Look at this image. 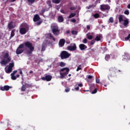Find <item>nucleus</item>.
<instances>
[{
    "instance_id": "1",
    "label": "nucleus",
    "mask_w": 130,
    "mask_h": 130,
    "mask_svg": "<svg viewBox=\"0 0 130 130\" xmlns=\"http://www.w3.org/2000/svg\"><path fill=\"white\" fill-rule=\"evenodd\" d=\"M27 47V48H29V50L26 51V54H32V53L33 51H34V46H33V45L32 44V43L27 41L25 42L24 44H21L19 45L17 49L16 50V54H21L24 52V48Z\"/></svg>"
},
{
    "instance_id": "2",
    "label": "nucleus",
    "mask_w": 130,
    "mask_h": 130,
    "mask_svg": "<svg viewBox=\"0 0 130 130\" xmlns=\"http://www.w3.org/2000/svg\"><path fill=\"white\" fill-rule=\"evenodd\" d=\"M28 31H29V25L27 24V23H22L20 25L19 33L21 35L26 34Z\"/></svg>"
},
{
    "instance_id": "3",
    "label": "nucleus",
    "mask_w": 130,
    "mask_h": 130,
    "mask_svg": "<svg viewBox=\"0 0 130 130\" xmlns=\"http://www.w3.org/2000/svg\"><path fill=\"white\" fill-rule=\"evenodd\" d=\"M11 56L9 54V53H6L3 56V59L0 61L1 64H7L11 61Z\"/></svg>"
},
{
    "instance_id": "4",
    "label": "nucleus",
    "mask_w": 130,
    "mask_h": 130,
    "mask_svg": "<svg viewBox=\"0 0 130 130\" xmlns=\"http://www.w3.org/2000/svg\"><path fill=\"white\" fill-rule=\"evenodd\" d=\"M60 71V72H64V71H66L63 73H60V78L61 79H63L65 76H68V75H69V73L70 72V68L66 67V68L61 69Z\"/></svg>"
},
{
    "instance_id": "5",
    "label": "nucleus",
    "mask_w": 130,
    "mask_h": 130,
    "mask_svg": "<svg viewBox=\"0 0 130 130\" xmlns=\"http://www.w3.org/2000/svg\"><path fill=\"white\" fill-rule=\"evenodd\" d=\"M52 31L54 36H58L60 34V29L57 25H52L51 26Z\"/></svg>"
},
{
    "instance_id": "6",
    "label": "nucleus",
    "mask_w": 130,
    "mask_h": 130,
    "mask_svg": "<svg viewBox=\"0 0 130 130\" xmlns=\"http://www.w3.org/2000/svg\"><path fill=\"white\" fill-rule=\"evenodd\" d=\"M71 56V54L69 53L67 51H62L60 53V57L61 59H65L69 58Z\"/></svg>"
},
{
    "instance_id": "7",
    "label": "nucleus",
    "mask_w": 130,
    "mask_h": 130,
    "mask_svg": "<svg viewBox=\"0 0 130 130\" xmlns=\"http://www.w3.org/2000/svg\"><path fill=\"white\" fill-rule=\"evenodd\" d=\"M100 10H102V12H105V11H107V13H108V11L110 10V6L108 5H101L100 6Z\"/></svg>"
},
{
    "instance_id": "8",
    "label": "nucleus",
    "mask_w": 130,
    "mask_h": 130,
    "mask_svg": "<svg viewBox=\"0 0 130 130\" xmlns=\"http://www.w3.org/2000/svg\"><path fill=\"white\" fill-rule=\"evenodd\" d=\"M67 49L70 51H75L77 49V45L75 43H73V45L68 46Z\"/></svg>"
},
{
    "instance_id": "9",
    "label": "nucleus",
    "mask_w": 130,
    "mask_h": 130,
    "mask_svg": "<svg viewBox=\"0 0 130 130\" xmlns=\"http://www.w3.org/2000/svg\"><path fill=\"white\" fill-rule=\"evenodd\" d=\"M16 27V24L14 22L11 21L8 23V29L9 31L12 30V29H14Z\"/></svg>"
},
{
    "instance_id": "10",
    "label": "nucleus",
    "mask_w": 130,
    "mask_h": 130,
    "mask_svg": "<svg viewBox=\"0 0 130 130\" xmlns=\"http://www.w3.org/2000/svg\"><path fill=\"white\" fill-rule=\"evenodd\" d=\"M52 79V76L51 75H46L45 77H42L43 81H47V82H50Z\"/></svg>"
},
{
    "instance_id": "11",
    "label": "nucleus",
    "mask_w": 130,
    "mask_h": 130,
    "mask_svg": "<svg viewBox=\"0 0 130 130\" xmlns=\"http://www.w3.org/2000/svg\"><path fill=\"white\" fill-rule=\"evenodd\" d=\"M66 44V40L64 39H61L59 41L58 45L60 47H63L64 44Z\"/></svg>"
},
{
    "instance_id": "12",
    "label": "nucleus",
    "mask_w": 130,
    "mask_h": 130,
    "mask_svg": "<svg viewBox=\"0 0 130 130\" xmlns=\"http://www.w3.org/2000/svg\"><path fill=\"white\" fill-rule=\"evenodd\" d=\"M122 60H124V61L127 60V59H130L129 55L128 53H125L122 55Z\"/></svg>"
},
{
    "instance_id": "13",
    "label": "nucleus",
    "mask_w": 130,
    "mask_h": 130,
    "mask_svg": "<svg viewBox=\"0 0 130 130\" xmlns=\"http://www.w3.org/2000/svg\"><path fill=\"white\" fill-rule=\"evenodd\" d=\"M10 88H12V86H9V85H5L3 87H1V91H9Z\"/></svg>"
},
{
    "instance_id": "14",
    "label": "nucleus",
    "mask_w": 130,
    "mask_h": 130,
    "mask_svg": "<svg viewBox=\"0 0 130 130\" xmlns=\"http://www.w3.org/2000/svg\"><path fill=\"white\" fill-rule=\"evenodd\" d=\"M79 47L80 50H85V49H87V48H88V47H87V46H86L84 44H80L79 45Z\"/></svg>"
},
{
    "instance_id": "15",
    "label": "nucleus",
    "mask_w": 130,
    "mask_h": 130,
    "mask_svg": "<svg viewBox=\"0 0 130 130\" xmlns=\"http://www.w3.org/2000/svg\"><path fill=\"white\" fill-rule=\"evenodd\" d=\"M124 18V15H119V17H118V20H119V23L120 24H121V23H122V22H123L124 20L123 19Z\"/></svg>"
},
{
    "instance_id": "16",
    "label": "nucleus",
    "mask_w": 130,
    "mask_h": 130,
    "mask_svg": "<svg viewBox=\"0 0 130 130\" xmlns=\"http://www.w3.org/2000/svg\"><path fill=\"white\" fill-rule=\"evenodd\" d=\"M47 45V41H45L42 45L41 51H45V46Z\"/></svg>"
},
{
    "instance_id": "17",
    "label": "nucleus",
    "mask_w": 130,
    "mask_h": 130,
    "mask_svg": "<svg viewBox=\"0 0 130 130\" xmlns=\"http://www.w3.org/2000/svg\"><path fill=\"white\" fill-rule=\"evenodd\" d=\"M103 38V37L102 36V35L101 34L97 35V36L94 39V40H95V41H100Z\"/></svg>"
},
{
    "instance_id": "18",
    "label": "nucleus",
    "mask_w": 130,
    "mask_h": 130,
    "mask_svg": "<svg viewBox=\"0 0 130 130\" xmlns=\"http://www.w3.org/2000/svg\"><path fill=\"white\" fill-rule=\"evenodd\" d=\"M123 26H125V27H127L128 25V19L127 18H125V19H124V20H123Z\"/></svg>"
},
{
    "instance_id": "19",
    "label": "nucleus",
    "mask_w": 130,
    "mask_h": 130,
    "mask_svg": "<svg viewBox=\"0 0 130 130\" xmlns=\"http://www.w3.org/2000/svg\"><path fill=\"white\" fill-rule=\"evenodd\" d=\"M33 20L34 22H38V21L40 20V16H39V15L38 14H36L34 16Z\"/></svg>"
},
{
    "instance_id": "20",
    "label": "nucleus",
    "mask_w": 130,
    "mask_h": 130,
    "mask_svg": "<svg viewBox=\"0 0 130 130\" xmlns=\"http://www.w3.org/2000/svg\"><path fill=\"white\" fill-rule=\"evenodd\" d=\"M48 36L49 37L50 39H52L53 41L55 42V38H54V37L52 36V34L51 33L48 34Z\"/></svg>"
},
{
    "instance_id": "21",
    "label": "nucleus",
    "mask_w": 130,
    "mask_h": 130,
    "mask_svg": "<svg viewBox=\"0 0 130 130\" xmlns=\"http://www.w3.org/2000/svg\"><path fill=\"white\" fill-rule=\"evenodd\" d=\"M125 35H128L126 37H125V41H127V40H129L130 38V34L129 32H125Z\"/></svg>"
},
{
    "instance_id": "22",
    "label": "nucleus",
    "mask_w": 130,
    "mask_h": 130,
    "mask_svg": "<svg viewBox=\"0 0 130 130\" xmlns=\"http://www.w3.org/2000/svg\"><path fill=\"white\" fill-rule=\"evenodd\" d=\"M15 29H13L12 30L11 33V36L10 37V39H12V38H13V37H14L15 36Z\"/></svg>"
},
{
    "instance_id": "23",
    "label": "nucleus",
    "mask_w": 130,
    "mask_h": 130,
    "mask_svg": "<svg viewBox=\"0 0 130 130\" xmlns=\"http://www.w3.org/2000/svg\"><path fill=\"white\" fill-rule=\"evenodd\" d=\"M58 21L59 23H62V21H63V17L61 16H58Z\"/></svg>"
},
{
    "instance_id": "24",
    "label": "nucleus",
    "mask_w": 130,
    "mask_h": 130,
    "mask_svg": "<svg viewBox=\"0 0 130 130\" xmlns=\"http://www.w3.org/2000/svg\"><path fill=\"white\" fill-rule=\"evenodd\" d=\"M76 16V13H71L70 15L68 16V19H72V18H74Z\"/></svg>"
},
{
    "instance_id": "25",
    "label": "nucleus",
    "mask_w": 130,
    "mask_h": 130,
    "mask_svg": "<svg viewBox=\"0 0 130 130\" xmlns=\"http://www.w3.org/2000/svg\"><path fill=\"white\" fill-rule=\"evenodd\" d=\"M12 71H13V69L10 67H8V70H6V72L7 74H10V73H12Z\"/></svg>"
},
{
    "instance_id": "26",
    "label": "nucleus",
    "mask_w": 130,
    "mask_h": 130,
    "mask_svg": "<svg viewBox=\"0 0 130 130\" xmlns=\"http://www.w3.org/2000/svg\"><path fill=\"white\" fill-rule=\"evenodd\" d=\"M111 55H109V54H107L105 56V59L106 60H107V61H108V60H109V59H110V57H111Z\"/></svg>"
},
{
    "instance_id": "27",
    "label": "nucleus",
    "mask_w": 130,
    "mask_h": 130,
    "mask_svg": "<svg viewBox=\"0 0 130 130\" xmlns=\"http://www.w3.org/2000/svg\"><path fill=\"white\" fill-rule=\"evenodd\" d=\"M24 86L26 88H32V84H29L28 83H25Z\"/></svg>"
},
{
    "instance_id": "28",
    "label": "nucleus",
    "mask_w": 130,
    "mask_h": 130,
    "mask_svg": "<svg viewBox=\"0 0 130 130\" xmlns=\"http://www.w3.org/2000/svg\"><path fill=\"white\" fill-rule=\"evenodd\" d=\"M53 4H59L60 0H52Z\"/></svg>"
},
{
    "instance_id": "29",
    "label": "nucleus",
    "mask_w": 130,
    "mask_h": 130,
    "mask_svg": "<svg viewBox=\"0 0 130 130\" xmlns=\"http://www.w3.org/2000/svg\"><path fill=\"white\" fill-rule=\"evenodd\" d=\"M21 91H22V92H25V91H26V86L24 84H23L21 87Z\"/></svg>"
},
{
    "instance_id": "30",
    "label": "nucleus",
    "mask_w": 130,
    "mask_h": 130,
    "mask_svg": "<svg viewBox=\"0 0 130 130\" xmlns=\"http://www.w3.org/2000/svg\"><path fill=\"white\" fill-rule=\"evenodd\" d=\"M14 66L15 64L14 63V62L10 63L9 65V68H10L11 69H13V68H14Z\"/></svg>"
},
{
    "instance_id": "31",
    "label": "nucleus",
    "mask_w": 130,
    "mask_h": 130,
    "mask_svg": "<svg viewBox=\"0 0 130 130\" xmlns=\"http://www.w3.org/2000/svg\"><path fill=\"white\" fill-rule=\"evenodd\" d=\"M95 19H98V18H99V17H100V15H99V14L98 13H95L94 15H93Z\"/></svg>"
},
{
    "instance_id": "32",
    "label": "nucleus",
    "mask_w": 130,
    "mask_h": 130,
    "mask_svg": "<svg viewBox=\"0 0 130 130\" xmlns=\"http://www.w3.org/2000/svg\"><path fill=\"white\" fill-rule=\"evenodd\" d=\"M60 67H61V68H63V67H66V63L63 62H60Z\"/></svg>"
},
{
    "instance_id": "33",
    "label": "nucleus",
    "mask_w": 130,
    "mask_h": 130,
    "mask_svg": "<svg viewBox=\"0 0 130 130\" xmlns=\"http://www.w3.org/2000/svg\"><path fill=\"white\" fill-rule=\"evenodd\" d=\"M87 38L89 40H92V39H93V36H92V35L87 36Z\"/></svg>"
},
{
    "instance_id": "34",
    "label": "nucleus",
    "mask_w": 130,
    "mask_h": 130,
    "mask_svg": "<svg viewBox=\"0 0 130 130\" xmlns=\"http://www.w3.org/2000/svg\"><path fill=\"white\" fill-rule=\"evenodd\" d=\"M113 22H114L113 17H110L109 19V23H113Z\"/></svg>"
},
{
    "instance_id": "35",
    "label": "nucleus",
    "mask_w": 130,
    "mask_h": 130,
    "mask_svg": "<svg viewBox=\"0 0 130 130\" xmlns=\"http://www.w3.org/2000/svg\"><path fill=\"white\" fill-rule=\"evenodd\" d=\"M82 42H83V43H84V44H86L88 43V40L87 39H84L82 40Z\"/></svg>"
},
{
    "instance_id": "36",
    "label": "nucleus",
    "mask_w": 130,
    "mask_h": 130,
    "mask_svg": "<svg viewBox=\"0 0 130 130\" xmlns=\"http://www.w3.org/2000/svg\"><path fill=\"white\" fill-rule=\"evenodd\" d=\"M72 34L73 35H77L78 34V32L76 30H73L72 31Z\"/></svg>"
},
{
    "instance_id": "37",
    "label": "nucleus",
    "mask_w": 130,
    "mask_h": 130,
    "mask_svg": "<svg viewBox=\"0 0 130 130\" xmlns=\"http://www.w3.org/2000/svg\"><path fill=\"white\" fill-rule=\"evenodd\" d=\"M28 3H29V4H33L35 3V0H27Z\"/></svg>"
},
{
    "instance_id": "38",
    "label": "nucleus",
    "mask_w": 130,
    "mask_h": 130,
    "mask_svg": "<svg viewBox=\"0 0 130 130\" xmlns=\"http://www.w3.org/2000/svg\"><path fill=\"white\" fill-rule=\"evenodd\" d=\"M11 79L14 80H17V77L15 75H11Z\"/></svg>"
},
{
    "instance_id": "39",
    "label": "nucleus",
    "mask_w": 130,
    "mask_h": 130,
    "mask_svg": "<svg viewBox=\"0 0 130 130\" xmlns=\"http://www.w3.org/2000/svg\"><path fill=\"white\" fill-rule=\"evenodd\" d=\"M97 93V88H95L93 91H92L91 94H96Z\"/></svg>"
},
{
    "instance_id": "40",
    "label": "nucleus",
    "mask_w": 130,
    "mask_h": 130,
    "mask_svg": "<svg viewBox=\"0 0 130 130\" xmlns=\"http://www.w3.org/2000/svg\"><path fill=\"white\" fill-rule=\"evenodd\" d=\"M95 40H93L91 41V42H90V45H94L95 44Z\"/></svg>"
},
{
    "instance_id": "41",
    "label": "nucleus",
    "mask_w": 130,
    "mask_h": 130,
    "mask_svg": "<svg viewBox=\"0 0 130 130\" xmlns=\"http://www.w3.org/2000/svg\"><path fill=\"white\" fill-rule=\"evenodd\" d=\"M71 89L69 87H67L66 89H65V92H66V93H68V92H70Z\"/></svg>"
},
{
    "instance_id": "42",
    "label": "nucleus",
    "mask_w": 130,
    "mask_h": 130,
    "mask_svg": "<svg viewBox=\"0 0 130 130\" xmlns=\"http://www.w3.org/2000/svg\"><path fill=\"white\" fill-rule=\"evenodd\" d=\"M42 23V21H39L36 24L37 26H39Z\"/></svg>"
},
{
    "instance_id": "43",
    "label": "nucleus",
    "mask_w": 130,
    "mask_h": 130,
    "mask_svg": "<svg viewBox=\"0 0 130 130\" xmlns=\"http://www.w3.org/2000/svg\"><path fill=\"white\" fill-rule=\"evenodd\" d=\"M124 14L125 15H129V11H128V10H126L124 11Z\"/></svg>"
},
{
    "instance_id": "44",
    "label": "nucleus",
    "mask_w": 130,
    "mask_h": 130,
    "mask_svg": "<svg viewBox=\"0 0 130 130\" xmlns=\"http://www.w3.org/2000/svg\"><path fill=\"white\" fill-rule=\"evenodd\" d=\"M17 72H18L17 70H15L14 71H13V72L11 74V76H15Z\"/></svg>"
},
{
    "instance_id": "45",
    "label": "nucleus",
    "mask_w": 130,
    "mask_h": 130,
    "mask_svg": "<svg viewBox=\"0 0 130 130\" xmlns=\"http://www.w3.org/2000/svg\"><path fill=\"white\" fill-rule=\"evenodd\" d=\"M70 10H71V11H75V10H76V7H71L70 8Z\"/></svg>"
},
{
    "instance_id": "46",
    "label": "nucleus",
    "mask_w": 130,
    "mask_h": 130,
    "mask_svg": "<svg viewBox=\"0 0 130 130\" xmlns=\"http://www.w3.org/2000/svg\"><path fill=\"white\" fill-rule=\"evenodd\" d=\"M47 4L49 7H52V6L51 5V2H50V1H48Z\"/></svg>"
},
{
    "instance_id": "47",
    "label": "nucleus",
    "mask_w": 130,
    "mask_h": 130,
    "mask_svg": "<svg viewBox=\"0 0 130 130\" xmlns=\"http://www.w3.org/2000/svg\"><path fill=\"white\" fill-rule=\"evenodd\" d=\"M81 70H82V68L81 67H78L76 71L77 72H79V71H81Z\"/></svg>"
},
{
    "instance_id": "48",
    "label": "nucleus",
    "mask_w": 130,
    "mask_h": 130,
    "mask_svg": "<svg viewBox=\"0 0 130 130\" xmlns=\"http://www.w3.org/2000/svg\"><path fill=\"white\" fill-rule=\"evenodd\" d=\"M96 83H97V84H99L100 83V80L98 79H96Z\"/></svg>"
},
{
    "instance_id": "49",
    "label": "nucleus",
    "mask_w": 130,
    "mask_h": 130,
    "mask_svg": "<svg viewBox=\"0 0 130 130\" xmlns=\"http://www.w3.org/2000/svg\"><path fill=\"white\" fill-rule=\"evenodd\" d=\"M88 79H92L93 78V76H91V75H88Z\"/></svg>"
},
{
    "instance_id": "50",
    "label": "nucleus",
    "mask_w": 130,
    "mask_h": 130,
    "mask_svg": "<svg viewBox=\"0 0 130 130\" xmlns=\"http://www.w3.org/2000/svg\"><path fill=\"white\" fill-rule=\"evenodd\" d=\"M71 21L73 22V23H75L76 22V19L73 18L71 20Z\"/></svg>"
},
{
    "instance_id": "51",
    "label": "nucleus",
    "mask_w": 130,
    "mask_h": 130,
    "mask_svg": "<svg viewBox=\"0 0 130 130\" xmlns=\"http://www.w3.org/2000/svg\"><path fill=\"white\" fill-rule=\"evenodd\" d=\"M41 12L43 13V14L44 13H45V9H42Z\"/></svg>"
},
{
    "instance_id": "52",
    "label": "nucleus",
    "mask_w": 130,
    "mask_h": 130,
    "mask_svg": "<svg viewBox=\"0 0 130 130\" xmlns=\"http://www.w3.org/2000/svg\"><path fill=\"white\" fill-rule=\"evenodd\" d=\"M79 87H83V84L80 83L78 84Z\"/></svg>"
},
{
    "instance_id": "53",
    "label": "nucleus",
    "mask_w": 130,
    "mask_h": 130,
    "mask_svg": "<svg viewBox=\"0 0 130 130\" xmlns=\"http://www.w3.org/2000/svg\"><path fill=\"white\" fill-rule=\"evenodd\" d=\"M86 28L87 30H90V25H87Z\"/></svg>"
},
{
    "instance_id": "54",
    "label": "nucleus",
    "mask_w": 130,
    "mask_h": 130,
    "mask_svg": "<svg viewBox=\"0 0 130 130\" xmlns=\"http://www.w3.org/2000/svg\"><path fill=\"white\" fill-rule=\"evenodd\" d=\"M19 74L21 75V76H23V72L21 70L20 71Z\"/></svg>"
},
{
    "instance_id": "55",
    "label": "nucleus",
    "mask_w": 130,
    "mask_h": 130,
    "mask_svg": "<svg viewBox=\"0 0 130 130\" xmlns=\"http://www.w3.org/2000/svg\"><path fill=\"white\" fill-rule=\"evenodd\" d=\"M11 1L10 2L11 3H14V2H16V0H9Z\"/></svg>"
},
{
    "instance_id": "56",
    "label": "nucleus",
    "mask_w": 130,
    "mask_h": 130,
    "mask_svg": "<svg viewBox=\"0 0 130 130\" xmlns=\"http://www.w3.org/2000/svg\"><path fill=\"white\" fill-rule=\"evenodd\" d=\"M19 77H20V75L19 74H17L16 75V78H19Z\"/></svg>"
},
{
    "instance_id": "57",
    "label": "nucleus",
    "mask_w": 130,
    "mask_h": 130,
    "mask_svg": "<svg viewBox=\"0 0 130 130\" xmlns=\"http://www.w3.org/2000/svg\"><path fill=\"white\" fill-rule=\"evenodd\" d=\"M127 9H130V4L127 5Z\"/></svg>"
},
{
    "instance_id": "58",
    "label": "nucleus",
    "mask_w": 130,
    "mask_h": 130,
    "mask_svg": "<svg viewBox=\"0 0 130 130\" xmlns=\"http://www.w3.org/2000/svg\"><path fill=\"white\" fill-rule=\"evenodd\" d=\"M79 86H77V87L75 88V90H79Z\"/></svg>"
},
{
    "instance_id": "59",
    "label": "nucleus",
    "mask_w": 130,
    "mask_h": 130,
    "mask_svg": "<svg viewBox=\"0 0 130 130\" xmlns=\"http://www.w3.org/2000/svg\"><path fill=\"white\" fill-rule=\"evenodd\" d=\"M34 72L32 70L29 71V74H33Z\"/></svg>"
},
{
    "instance_id": "60",
    "label": "nucleus",
    "mask_w": 130,
    "mask_h": 130,
    "mask_svg": "<svg viewBox=\"0 0 130 130\" xmlns=\"http://www.w3.org/2000/svg\"><path fill=\"white\" fill-rule=\"evenodd\" d=\"M2 37H3V36L2 35V34L0 32V40L2 39Z\"/></svg>"
},
{
    "instance_id": "61",
    "label": "nucleus",
    "mask_w": 130,
    "mask_h": 130,
    "mask_svg": "<svg viewBox=\"0 0 130 130\" xmlns=\"http://www.w3.org/2000/svg\"><path fill=\"white\" fill-rule=\"evenodd\" d=\"M61 13H62V14H64V12H63V11L61 10Z\"/></svg>"
},
{
    "instance_id": "62",
    "label": "nucleus",
    "mask_w": 130,
    "mask_h": 130,
    "mask_svg": "<svg viewBox=\"0 0 130 130\" xmlns=\"http://www.w3.org/2000/svg\"><path fill=\"white\" fill-rule=\"evenodd\" d=\"M68 76H69V77H71L72 74H69Z\"/></svg>"
},
{
    "instance_id": "63",
    "label": "nucleus",
    "mask_w": 130,
    "mask_h": 130,
    "mask_svg": "<svg viewBox=\"0 0 130 130\" xmlns=\"http://www.w3.org/2000/svg\"><path fill=\"white\" fill-rule=\"evenodd\" d=\"M67 34H69L70 33V31H67Z\"/></svg>"
},
{
    "instance_id": "64",
    "label": "nucleus",
    "mask_w": 130,
    "mask_h": 130,
    "mask_svg": "<svg viewBox=\"0 0 130 130\" xmlns=\"http://www.w3.org/2000/svg\"><path fill=\"white\" fill-rule=\"evenodd\" d=\"M104 87H107V85H106V84H105Z\"/></svg>"
}]
</instances>
